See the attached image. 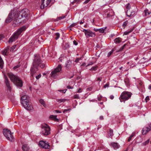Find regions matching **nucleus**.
Here are the masks:
<instances>
[{
	"label": "nucleus",
	"mask_w": 151,
	"mask_h": 151,
	"mask_svg": "<svg viewBox=\"0 0 151 151\" xmlns=\"http://www.w3.org/2000/svg\"><path fill=\"white\" fill-rule=\"evenodd\" d=\"M148 89L150 90L151 89V84H150L149 85V87H148Z\"/></svg>",
	"instance_id": "64"
},
{
	"label": "nucleus",
	"mask_w": 151,
	"mask_h": 151,
	"mask_svg": "<svg viewBox=\"0 0 151 151\" xmlns=\"http://www.w3.org/2000/svg\"><path fill=\"white\" fill-rule=\"evenodd\" d=\"M135 134L134 133H132V134L131 136L129 137V139H128V142H130V140H131L132 138L134 135Z\"/></svg>",
	"instance_id": "32"
},
{
	"label": "nucleus",
	"mask_w": 151,
	"mask_h": 151,
	"mask_svg": "<svg viewBox=\"0 0 151 151\" xmlns=\"http://www.w3.org/2000/svg\"><path fill=\"white\" fill-rule=\"evenodd\" d=\"M85 35L87 38L90 37H94L96 35L95 33L92 32V31L89 29L86 33H85Z\"/></svg>",
	"instance_id": "14"
},
{
	"label": "nucleus",
	"mask_w": 151,
	"mask_h": 151,
	"mask_svg": "<svg viewBox=\"0 0 151 151\" xmlns=\"http://www.w3.org/2000/svg\"><path fill=\"white\" fill-rule=\"evenodd\" d=\"M135 12L134 11H130V10H127L126 13L127 16L130 17L131 18L133 17L135 15Z\"/></svg>",
	"instance_id": "16"
},
{
	"label": "nucleus",
	"mask_w": 151,
	"mask_h": 151,
	"mask_svg": "<svg viewBox=\"0 0 151 151\" xmlns=\"http://www.w3.org/2000/svg\"><path fill=\"white\" fill-rule=\"evenodd\" d=\"M41 77V75L40 74L39 75H38L37 76H36L35 77L37 79V80L39 78H40Z\"/></svg>",
	"instance_id": "45"
},
{
	"label": "nucleus",
	"mask_w": 151,
	"mask_h": 151,
	"mask_svg": "<svg viewBox=\"0 0 151 151\" xmlns=\"http://www.w3.org/2000/svg\"><path fill=\"white\" fill-rule=\"evenodd\" d=\"M79 60V59H78V58H76V60H75V62L77 63H78Z\"/></svg>",
	"instance_id": "57"
},
{
	"label": "nucleus",
	"mask_w": 151,
	"mask_h": 151,
	"mask_svg": "<svg viewBox=\"0 0 151 151\" xmlns=\"http://www.w3.org/2000/svg\"><path fill=\"white\" fill-rule=\"evenodd\" d=\"M80 0H74L73 2H74L78 3L80 1Z\"/></svg>",
	"instance_id": "58"
},
{
	"label": "nucleus",
	"mask_w": 151,
	"mask_h": 151,
	"mask_svg": "<svg viewBox=\"0 0 151 151\" xmlns=\"http://www.w3.org/2000/svg\"><path fill=\"white\" fill-rule=\"evenodd\" d=\"M73 43L75 45H78V43L75 40L73 41Z\"/></svg>",
	"instance_id": "52"
},
{
	"label": "nucleus",
	"mask_w": 151,
	"mask_h": 151,
	"mask_svg": "<svg viewBox=\"0 0 151 151\" xmlns=\"http://www.w3.org/2000/svg\"><path fill=\"white\" fill-rule=\"evenodd\" d=\"M55 112H56L57 113H61V111H59V110H55Z\"/></svg>",
	"instance_id": "61"
},
{
	"label": "nucleus",
	"mask_w": 151,
	"mask_h": 151,
	"mask_svg": "<svg viewBox=\"0 0 151 151\" xmlns=\"http://www.w3.org/2000/svg\"><path fill=\"white\" fill-rule=\"evenodd\" d=\"M132 95V93L130 92L126 91H124L122 93L119 98L120 102L122 101L121 100H124V102L125 101L129 99L131 97Z\"/></svg>",
	"instance_id": "7"
},
{
	"label": "nucleus",
	"mask_w": 151,
	"mask_h": 151,
	"mask_svg": "<svg viewBox=\"0 0 151 151\" xmlns=\"http://www.w3.org/2000/svg\"><path fill=\"white\" fill-rule=\"evenodd\" d=\"M149 127H147L145 129L143 128L142 129V134L144 135L146 134L149 131L151 130V124L149 125Z\"/></svg>",
	"instance_id": "15"
},
{
	"label": "nucleus",
	"mask_w": 151,
	"mask_h": 151,
	"mask_svg": "<svg viewBox=\"0 0 151 151\" xmlns=\"http://www.w3.org/2000/svg\"><path fill=\"white\" fill-rule=\"evenodd\" d=\"M57 116L54 115H51L49 117V118L50 119H52L55 121H58V119L57 118Z\"/></svg>",
	"instance_id": "22"
},
{
	"label": "nucleus",
	"mask_w": 151,
	"mask_h": 151,
	"mask_svg": "<svg viewBox=\"0 0 151 151\" xmlns=\"http://www.w3.org/2000/svg\"><path fill=\"white\" fill-rule=\"evenodd\" d=\"M76 25H77V24L76 23H73L70 25L69 27H74Z\"/></svg>",
	"instance_id": "44"
},
{
	"label": "nucleus",
	"mask_w": 151,
	"mask_h": 151,
	"mask_svg": "<svg viewBox=\"0 0 151 151\" xmlns=\"http://www.w3.org/2000/svg\"><path fill=\"white\" fill-rule=\"evenodd\" d=\"M3 133L6 139L11 142H12L13 140V136L12 135L11 131L7 129H4L3 130Z\"/></svg>",
	"instance_id": "5"
},
{
	"label": "nucleus",
	"mask_w": 151,
	"mask_h": 151,
	"mask_svg": "<svg viewBox=\"0 0 151 151\" xmlns=\"http://www.w3.org/2000/svg\"><path fill=\"white\" fill-rule=\"evenodd\" d=\"M126 45V44L122 46L119 49V51H122L125 47Z\"/></svg>",
	"instance_id": "41"
},
{
	"label": "nucleus",
	"mask_w": 151,
	"mask_h": 151,
	"mask_svg": "<svg viewBox=\"0 0 151 151\" xmlns=\"http://www.w3.org/2000/svg\"><path fill=\"white\" fill-rule=\"evenodd\" d=\"M114 51V50L113 49L111 50V51L109 52L107 55V57H109L113 53V52Z\"/></svg>",
	"instance_id": "33"
},
{
	"label": "nucleus",
	"mask_w": 151,
	"mask_h": 151,
	"mask_svg": "<svg viewBox=\"0 0 151 151\" xmlns=\"http://www.w3.org/2000/svg\"><path fill=\"white\" fill-rule=\"evenodd\" d=\"M110 99H114V96L112 95H111L110 96Z\"/></svg>",
	"instance_id": "56"
},
{
	"label": "nucleus",
	"mask_w": 151,
	"mask_h": 151,
	"mask_svg": "<svg viewBox=\"0 0 151 151\" xmlns=\"http://www.w3.org/2000/svg\"><path fill=\"white\" fill-rule=\"evenodd\" d=\"M9 50V49L8 48L4 49L3 51H2V54L4 55H7Z\"/></svg>",
	"instance_id": "24"
},
{
	"label": "nucleus",
	"mask_w": 151,
	"mask_h": 151,
	"mask_svg": "<svg viewBox=\"0 0 151 151\" xmlns=\"http://www.w3.org/2000/svg\"><path fill=\"white\" fill-rule=\"evenodd\" d=\"M93 62H90L89 63V64L87 65H86V66L87 67L90 65H92L93 64Z\"/></svg>",
	"instance_id": "53"
},
{
	"label": "nucleus",
	"mask_w": 151,
	"mask_h": 151,
	"mask_svg": "<svg viewBox=\"0 0 151 151\" xmlns=\"http://www.w3.org/2000/svg\"><path fill=\"white\" fill-rule=\"evenodd\" d=\"M81 90V89L80 88L77 91V92L78 93H80L81 91H80Z\"/></svg>",
	"instance_id": "63"
},
{
	"label": "nucleus",
	"mask_w": 151,
	"mask_h": 151,
	"mask_svg": "<svg viewBox=\"0 0 151 151\" xmlns=\"http://www.w3.org/2000/svg\"><path fill=\"white\" fill-rule=\"evenodd\" d=\"M4 82L7 86V90H9V91H11V88L10 86L9 82L8 79L6 75H4Z\"/></svg>",
	"instance_id": "12"
},
{
	"label": "nucleus",
	"mask_w": 151,
	"mask_h": 151,
	"mask_svg": "<svg viewBox=\"0 0 151 151\" xmlns=\"http://www.w3.org/2000/svg\"><path fill=\"white\" fill-rule=\"evenodd\" d=\"M66 16V15L65 16H63L61 17H58L56 19L57 21L61 20V19H63Z\"/></svg>",
	"instance_id": "31"
},
{
	"label": "nucleus",
	"mask_w": 151,
	"mask_h": 151,
	"mask_svg": "<svg viewBox=\"0 0 151 151\" xmlns=\"http://www.w3.org/2000/svg\"><path fill=\"white\" fill-rule=\"evenodd\" d=\"M62 68L61 65L60 64L58 65L54 70L51 72L50 74L51 77L54 79L56 78L58 76L59 73L61 71Z\"/></svg>",
	"instance_id": "6"
},
{
	"label": "nucleus",
	"mask_w": 151,
	"mask_h": 151,
	"mask_svg": "<svg viewBox=\"0 0 151 151\" xmlns=\"http://www.w3.org/2000/svg\"><path fill=\"white\" fill-rule=\"evenodd\" d=\"M28 14V10L27 9H22L19 12L14 10H11L6 19L5 22L6 23H9L12 20H14L12 25L15 27L21 22L19 19L27 17Z\"/></svg>",
	"instance_id": "1"
},
{
	"label": "nucleus",
	"mask_w": 151,
	"mask_h": 151,
	"mask_svg": "<svg viewBox=\"0 0 151 151\" xmlns=\"http://www.w3.org/2000/svg\"><path fill=\"white\" fill-rule=\"evenodd\" d=\"M149 142V139H148L146 141L144 142L143 143V145H146Z\"/></svg>",
	"instance_id": "39"
},
{
	"label": "nucleus",
	"mask_w": 151,
	"mask_h": 151,
	"mask_svg": "<svg viewBox=\"0 0 151 151\" xmlns=\"http://www.w3.org/2000/svg\"><path fill=\"white\" fill-rule=\"evenodd\" d=\"M101 98H102V96H100V97H98L97 98L98 100L99 101H101Z\"/></svg>",
	"instance_id": "59"
},
{
	"label": "nucleus",
	"mask_w": 151,
	"mask_h": 151,
	"mask_svg": "<svg viewBox=\"0 0 151 151\" xmlns=\"http://www.w3.org/2000/svg\"><path fill=\"white\" fill-rule=\"evenodd\" d=\"M67 89H64L59 91H60L62 92L63 93H65L66 92Z\"/></svg>",
	"instance_id": "49"
},
{
	"label": "nucleus",
	"mask_w": 151,
	"mask_h": 151,
	"mask_svg": "<svg viewBox=\"0 0 151 151\" xmlns=\"http://www.w3.org/2000/svg\"><path fill=\"white\" fill-rule=\"evenodd\" d=\"M70 47L69 44L68 43H65V45L64 47H63V49L64 50H66L68 49Z\"/></svg>",
	"instance_id": "26"
},
{
	"label": "nucleus",
	"mask_w": 151,
	"mask_h": 151,
	"mask_svg": "<svg viewBox=\"0 0 151 151\" xmlns=\"http://www.w3.org/2000/svg\"><path fill=\"white\" fill-rule=\"evenodd\" d=\"M67 88L68 89H73V87H71L70 86H67Z\"/></svg>",
	"instance_id": "51"
},
{
	"label": "nucleus",
	"mask_w": 151,
	"mask_h": 151,
	"mask_svg": "<svg viewBox=\"0 0 151 151\" xmlns=\"http://www.w3.org/2000/svg\"><path fill=\"white\" fill-rule=\"evenodd\" d=\"M51 0H41L40 8L44 9L45 7L47 6L50 3Z\"/></svg>",
	"instance_id": "10"
},
{
	"label": "nucleus",
	"mask_w": 151,
	"mask_h": 151,
	"mask_svg": "<svg viewBox=\"0 0 151 151\" xmlns=\"http://www.w3.org/2000/svg\"><path fill=\"white\" fill-rule=\"evenodd\" d=\"M56 37L55 38L56 40H57L60 37V34L58 32H56L55 34Z\"/></svg>",
	"instance_id": "34"
},
{
	"label": "nucleus",
	"mask_w": 151,
	"mask_h": 151,
	"mask_svg": "<svg viewBox=\"0 0 151 151\" xmlns=\"http://www.w3.org/2000/svg\"><path fill=\"white\" fill-rule=\"evenodd\" d=\"M106 27H104V28H101L100 29H94V30L95 32H99L100 33H103L104 32V31L105 29L106 28Z\"/></svg>",
	"instance_id": "20"
},
{
	"label": "nucleus",
	"mask_w": 151,
	"mask_h": 151,
	"mask_svg": "<svg viewBox=\"0 0 151 151\" xmlns=\"http://www.w3.org/2000/svg\"><path fill=\"white\" fill-rule=\"evenodd\" d=\"M45 67V65L44 64H42L40 65V67L42 68H43Z\"/></svg>",
	"instance_id": "55"
},
{
	"label": "nucleus",
	"mask_w": 151,
	"mask_h": 151,
	"mask_svg": "<svg viewBox=\"0 0 151 151\" xmlns=\"http://www.w3.org/2000/svg\"><path fill=\"white\" fill-rule=\"evenodd\" d=\"M109 84L107 83H106V84H105L104 86V88H106V87H109Z\"/></svg>",
	"instance_id": "47"
},
{
	"label": "nucleus",
	"mask_w": 151,
	"mask_h": 151,
	"mask_svg": "<svg viewBox=\"0 0 151 151\" xmlns=\"http://www.w3.org/2000/svg\"><path fill=\"white\" fill-rule=\"evenodd\" d=\"M148 9H146L144 11L145 15V16H146L147 15V13H148Z\"/></svg>",
	"instance_id": "48"
},
{
	"label": "nucleus",
	"mask_w": 151,
	"mask_h": 151,
	"mask_svg": "<svg viewBox=\"0 0 151 151\" xmlns=\"http://www.w3.org/2000/svg\"><path fill=\"white\" fill-rule=\"evenodd\" d=\"M67 99H58L57 101L58 102L60 103L63 102H64L66 101Z\"/></svg>",
	"instance_id": "29"
},
{
	"label": "nucleus",
	"mask_w": 151,
	"mask_h": 151,
	"mask_svg": "<svg viewBox=\"0 0 151 151\" xmlns=\"http://www.w3.org/2000/svg\"><path fill=\"white\" fill-rule=\"evenodd\" d=\"M4 62L0 55V67L1 69H2L3 67Z\"/></svg>",
	"instance_id": "23"
},
{
	"label": "nucleus",
	"mask_w": 151,
	"mask_h": 151,
	"mask_svg": "<svg viewBox=\"0 0 151 151\" xmlns=\"http://www.w3.org/2000/svg\"><path fill=\"white\" fill-rule=\"evenodd\" d=\"M97 69V67L94 66L92 67L91 69H90V70H96Z\"/></svg>",
	"instance_id": "40"
},
{
	"label": "nucleus",
	"mask_w": 151,
	"mask_h": 151,
	"mask_svg": "<svg viewBox=\"0 0 151 151\" xmlns=\"http://www.w3.org/2000/svg\"><path fill=\"white\" fill-rule=\"evenodd\" d=\"M38 145L41 148L46 149H49L50 147L49 143L46 141L42 140L40 141L38 144Z\"/></svg>",
	"instance_id": "9"
},
{
	"label": "nucleus",
	"mask_w": 151,
	"mask_h": 151,
	"mask_svg": "<svg viewBox=\"0 0 151 151\" xmlns=\"http://www.w3.org/2000/svg\"><path fill=\"white\" fill-rule=\"evenodd\" d=\"M145 100L146 102H147L148 101H149V97L148 96H147L145 99Z\"/></svg>",
	"instance_id": "46"
},
{
	"label": "nucleus",
	"mask_w": 151,
	"mask_h": 151,
	"mask_svg": "<svg viewBox=\"0 0 151 151\" xmlns=\"http://www.w3.org/2000/svg\"><path fill=\"white\" fill-rule=\"evenodd\" d=\"M99 119L100 120H103L104 119L103 116H101L99 117Z\"/></svg>",
	"instance_id": "60"
},
{
	"label": "nucleus",
	"mask_w": 151,
	"mask_h": 151,
	"mask_svg": "<svg viewBox=\"0 0 151 151\" xmlns=\"http://www.w3.org/2000/svg\"><path fill=\"white\" fill-rule=\"evenodd\" d=\"M131 8V6L129 4H128L126 6V8L127 9V10H130V9Z\"/></svg>",
	"instance_id": "38"
},
{
	"label": "nucleus",
	"mask_w": 151,
	"mask_h": 151,
	"mask_svg": "<svg viewBox=\"0 0 151 151\" xmlns=\"http://www.w3.org/2000/svg\"><path fill=\"white\" fill-rule=\"evenodd\" d=\"M128 23V22L127 21H126L125 22H124L122 24V26L124 27H125L127 26V24Z\"/></svg>",
	"instance_id": "35"
},
{
	"label": "nucleus",
	"mask_w": 151,
	"mask_h": 151,
	"mask_svg": "<svg viewBox=\"0 0 151 151\" xmlns=\"http://www.w3.org/2000/svg\"><path fill=\"white\" fill-rule=\"evenodd\" d=\"M39 102L40 104H42L44 106H45L46 105L45 101L42 99H41L40 100Z\"/></svg>",
	"instance_id": "30"
},
{
	"label": "nucleus",
	"mask_w": 151,
	"mask_h": 151,
	"mask_svg": "<svg viewBox=\"0 0 151 151\" xmlns=\"http://www.w3.org/2000/svg\"><path fill=\"white\" fill-rule=\"evenodd\" d=\"M4 38L3 35H0V40L2 39L3 38Z\"/></svg>",
	"instance_id": "62"
},
{
	"label": "nucleus",
	"mask_w": 151,
	"mask_h": 151,
	"mask_svg": "<svg viewBox=\"0 0 151 151\" xmlns=\"http://www.w3.org/2000/svg\"><path fill=\"white\" fill-rule=\"evenodd\" d=\"M26 29L25 26H23L19 29H18L16 32L14 33L12 36L9 38L8 42L12 43L15 41L19 37V36L21 33L23 31H25Z\"/></svg>",
	"instance_id": "4"
},
{
	"label": "nucleus",
	"mask_w": 151,
	"mask_h": 151,
	"mask_svg": "<svg viewBox=\"0 0 151 151\" xmlns=\"http://www.w3.org/2000/svg\"><path fill=\"white\" fill-rule=\"evenodd\" d=\"M111 145L115 150L119 147V145L117 143L112 142L111 144Z\"/></svg>",
	"instance_id": "19"
},
{
	"label": "nucleus",
	"mask_w": 151,
	"mask_h": 151,
	"mask_svg": "<svg viewBox=\"0 0 151 151\" xmlns=\"http://www.w3.org/2000/svg\"><path fill=\"white\" fill-rule=\"evenodd\" d=\"M119 37L116 38L114 39V42L116 44L119 43L121 41Z\"/></svg>",
	"instance_id": "25"
},
{
	"label": "nucleus",
	"mask_w": 151,
	"mask_h": 151,
	"mask_svg": "<svg viewBox=\"0 0 151 151\" xmlns=\"http://www.w3.org/2000/svg\"><path fill=\"white\" fill-rule=\"evenodd\" d=\"M124 82L126 85L127 86L129 85V81L128 79H126L124 80Z\"/></svg>",
	"instance_id": "37"
},
{
	"label": "nucleus",
	"mask_w": 151,
	"mask_h": 151,
	"mask_svg": "<svg viewBox=\"0 0 151 151\" xmlns=\"http://www.w3.org/2000/svg\"><path fill=\"white\" fill-rule=\"evenodd\" d=\"M70 110L71 109H65L63 111V113H65L67 112L68 111H70Z\"/></svg>",
	"instance_id": "43"
},
{
	"label": "nucleus",
	"mask_w": 151,
	"mask_h": 151,
	"mask_svg": "<svg viewBox=\"0 0 151 151\" xmlns=\"http://www.w3.org/2000/svg\"><path fill=\"white\" fill-rule=\"evenodd\" d=\"M20 66V65H17L14 67L13 68V69L14 70H15L16 69H17V68H19V67Z\"/></svg>",
	"instance_id": "42"
},
{
	"label": "nucleus",
	"mask_w": 151,
	"mask_h": 151,
	"mask_svg": "<svg viewBox=\"0 0 151 151\" xmlns=\"http://www.w3.org/2000/svg\"><path fill=\"white\" fill-rule=\"evenodd\" d=\"M42 130L40 133L42 135L47 136L50 134V128L47 124L42 126Z\"/></svg>",
	"instance_id": "8"
},
{
	"label": "nucleus",
	"mask_w": 151,
	"mask_h": 151,
	"mask_svg": "<svg viewBox=\"0 0 151 151\" xmlns=\"http://www.w3.org/2000/svg\"><path fill=\"white\" fill-rule=\"evenodd\" d=\"M41 63V60L40 57L38 56L34 59L33 63V65L37 67Z\"/></svg>",
	"instance_id": "11"
},
{
	"label": "nucleus",
	"mask_w": 151,
	"mask_h": 151,
	"mask_svg": "<svg viewBox=\"0 0 151 151\" xmlns=\"http://www.w3.org/2000/svg\"><path fill=\"white\" fill-rule=\"evenodd\" d=\"M73 97H74V99H80V97L79 96V95L78 94H76L75 95L73 96Z\"/></svg>",
	"instance_id": "36"
},
{
	"label": "nucleus",
	"mask_w": 151,
	"mask_h": 151,
	"mask_svg": "<svg viewBox=\"0 0 151 151\" xmlns=\"http://www.w3.org/2000/svg\"><path fill=\"white\" fill-rule=\"evenodd\" d=\"M8 76L11 80L17 87L21 88L22 86V81L17 76L12 73H8Z\"/></svg>",
	"instance_id": "3"
},
{
	"label": "nucleus",
	"mask_w": 151,
	"mask_h": 151,
	"mask_svg": "<svg viewBox=\"0 0 151 151\" xmlns=\"http://www.w3.org/2000/svg\"><path fill=\"white\" fill-rule=\"evenodd\" d=\"M22 148L23 151H31V149L27 145H23Z\"/></svg>",
	"instance_id": "18"
},
{
	"label": "nucleus",
	"mask_w": 151,
	"mask_h": 151,
	"mask_svg": "<svg viewBox=\"0 0 151 151\" xmlns=\"http://www.w3.org/2000/svg\"><path fill=\"white\" fill-rule=\"evenodd\" d=\"M134 29V28H133L132 29H131L130 30L125 32L124 33V34L125 35H127L129 34L130 32H132L133 31V30Z\"/></svg>",
	"instance_id": "28"
},
{
	"label": "nucleus",
	"mask_w": 151,
	"mask_h": 151,
	"mask_svg": "<svg viewBox=\"0 0 151 151\" xmlns=\"http://www.w3.org/2000/svg\"><path fill=\"white\" fill-rule=\"evenodd\" d=\"M72 63L71 61L70 60H68L66 62L65 67L67 69H70V67L71 66Z\"/></svg>",
	"instance_id": "17"
},
{
	"label": "nucleus",
	"mask_w": 151,
	"mask_h": 151,
	"mask_svg": "<svg viewBox=\"0 0 151 151\" xmlns=\"http://www.w3.org/2000/svg\"><path fill=\"white\" fill-rule=\"evenodd\" d=\"M114 135L113 133V130L112 129H110L109 131V136L110 137H112Z\"/></svg>",
	"instance_id": "27"
},
{
	"label": "nucleus",
	"mask_w": 151,
	"mask_h": 151,
	"mask_svg": "<svg viewBox=\"0 0 151 151\" xmlns=\"http://www.w3.org/2000/svg\"><path fill=\"white\" fill-rule=\"evenodd\" d=\"M37 66L33 65V66L30 69V71L31 76L32 77H34V74L37 70Z\"/></svg>",
	"instance_id": "13"
},
{
	"label": "nucleus",
	"mask_w": 151,
	"mask_h": 151,
	"mask_svg": "<svg viewBox=\"0 0 151 151\" xmlns=\"http://www.w3.org/2000/svg\"><path fill=\"white\" fill-rule=\"evenodd\" d=\"M21 104L26 110L30 111L33 109V107L29 96L26 95L22 96L21 98Z\"/></svg>",
	"instance_id": "2"
},
{
	"label": "nucleus",
	"mask_w": 151,
	"mask_h": 151,
	"mask_svg": "<svg viewBox=\"0 0 151 151\" xmlns=\"http://www.w3.org/2000/svg\"><path fill=\"white\" fill-rule=\"evenodd\" d=\"M142 64H144V63H145V65H143L144 66H146L147 65H148L147 63V62L148 61V59L147 58H145L144 57H143L142 58Z\"/></svg>",
	"instance_id": "21"
},
{
	"label": "nucleus",
	"mask_w": 151,
	"mask_h": 151,
	"mask_svg": "<svg viewBox=\"0 0 151 151\" xmlns=\"http://www.w3.org/2000/svg\"><path fill=\"white\" fill-rule=\"evenodd\" d=\"M91 0H86L83 3L84 4H86L88 3V2L90 1Z\"/></svg>",
	"instance_id": "50"
},
{
	"label": "nucleus",
	"mask_w": 151,
	"mask_h": 151,
	"mask_svg": "<svg viewBox=\"0 0 151 151\" xmlns=\"http://www.w3.org/2000/svg\"><path fill=\"white\" fill-rule=\"evenodd\" d=\"M88 29H83V30L82 31L83 32H84V33L85 34V33H86Z\"/></svg>",
	"instance_id": "54"
}]
</instances>
